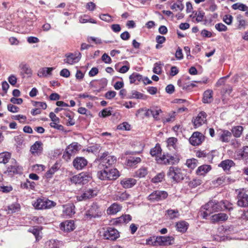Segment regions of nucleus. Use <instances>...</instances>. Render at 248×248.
<instances>
[{
  "instance_id": "19",
  "label": "nucleus",
  "mask_w": 248,
  "mask_h": 248,
  "mask_svg": "<svg viewBox=\"0 0 248 248\" xmlns=\"http://www.w3.org/2000/svg\"><path fill=\"white\" fill-rule=\"evenodd\" d=\"M168 177L176 182H179L184 179V174L181 171H169Z\"/></svg>"
},
{
  "instance_id": "31",
  "label": "nucleus",
  "mask_w": 248,
  "mask_h": 248,
  "mask_svg": "<svg viewBox=\"0 0 248 248\" xmlns=\"http://www.w3.org/2000/svg\"><path fill=\"white\" fill-rule=\"evenodd\" d=\"M166 215L170 219H173L174 218H178L179 216V213L177 209L173 210V209H168L166 211Z\"/></svg>"
},
{
  "instance_id": "10",
  "label": "nucleus",
  "mask_w": 248,
  "mask_h": 248,
  "mask_svg": "<svg viewBox=\"0 0 248 248\" xmlns=\"http://www.w3.org/2000/svg\"><path fill=\"white\" fill-rule=\"evenodd\" d=\"M156 159V161L159 163L164 164H171L178 162V159L169 154L167 155H163Z\"/></svg>"
},
{
  "instance_id": "27",
  "label": "nucleus",
  "mask_w": 248,
  "mask_h": 248,
  "mask_svg": "<svg viewBox=\"0 0 248 248\" xmlns=\"http://www.w3.org/2000/svg\"><path fill=\"white\" fill-rule=\"evenodd\" d=\"M130 83L138 84L139 82L143 80L142 75L137 73H133L129 76Z\"/></svg>"
},
{
  "instance_id": "64",
  "label": "nucleus",
  "mask_w": 248,
  "mask_h": 248,
  "mask_svg": "<svg viewBox=\"0 0 248 248\" xmlns=\"http://www.w3.org/2000/svg\"><path fill=\"white\" fill-rule=\"evenodd\" d=\"M240 219L242 221L246 222L248 221V210L243 211L240 216Z\"/></svg>"
},
{
  "instance_id": "22",
  "label": "nucleus",
  "mask_w": 248,
  "mask_h": 248,
  "mask_svg": "<svg viewBox=\"0 0 248 248\" xmlns=\"http://www.w3.org/2000/svg\"><path fill=\"white\" fill-rule=\"evenodd\" d=\"M78 150V143L74 142L68 145L66 149V151L67 152L68 154L71 156L74 155Z\"/></svg>"
},
{
  "instance_id": "2",
  "label": "nucleus",
  "mask_w": 248,
  "mask_h": 248,
  "mask_svg": "<svg viewBox=\"0 0 248 248\" xmlns=\"http://www.w3.org/2000/svg\"><path fill=\"white\" fill-rule=\"evenodd\" d=\"M32 205L37 209H46L55 206L56 203L54 202L47 199L39 198L37 199Z\"/></svg>"
},
{
  "instance_id": "58",
  "label": "nucleus",
  "mask_w": 248,
  "mask_h": 248,
  "mask_svg": "<svg viewBox=\"0 0 248 248\" xmlns=\"http://www.w3.org/2000/svg\"><path fill=\"white\" fill-rule=\"evenodd\" d=\"M233 17L230 15H226L224 16L223 20L227 25H231L232 23Z\"/></svg>"
},
{
  "instance_id": "37",
  "label": "nucleus",
  "mask_w": 248,
  "mask_h": 248,
  "mask_svg": "<svg viewBox=\"0 0 248 248\" xmlns=\"http://www.w3.org/2000/svg\"><path fill=\"white\" fill-rule=\"evenodd\" d=\"M112 110L113 108H104L100 112H99V115L100 117H102L103 118L110 116L112 114Z\"/></svg>"
},
{
  "instance_id": "4",
  "label": "nucleus",
  "mask_w": 248,
  "mask_h": 248,
  "mask_svg": "<svg viewBox=\"0 0 248 248\" xmlns=\"http://www.w3.org/2000/svg\"><path fill=\"white\" fill-rule=\"evenodd\" d=\"M98 190L97 188H88L86 189L80 195L77 196L78 201H85L96 197L98 193Z\"/></svg>"
},
{
  "instance_id": "47",
  "label": "nucleus",
  "mask_w": 248,
  "mask_h": 248,
  "mask_svg": "<svg viewBox=\"0 0 248 248\" xmlns=\"http://www.w3.org/2000/svg\"><path fill=\"white\" fill-rule=\"evenodd\" d=\"M29 232H31L35 236L37 241L40 240V231L36 228H31L29 229Z\"/></svg>"
},
{
  "instance_id": "46",
  "label": "nucleus",
  "mask_w": 248,
  "mask_h": 248,
  "mask_svg": "<svg viewBox=\"0 0 248 248\" xmlns=\"http://www.w3.org/2000/svg\"><path fill=\"white\" fill-rule=\"evenodd\" d=\"M108 155L109 153L108 152L103 153L101 155H98V157L95 159L94 163L99 164L100 162H101L102 160L107 158V157L109 156Z\"/></svg>"
},
{
  "instance_id": "7",
  "label": "nucleus",
  "mask_w": 248,
  "mask_h": 248,
  "mask_svg": "<svg viewBox=\"0 0 248 248\" xmlns=\"http://www.w3.org/2000/svg\"><path fill=\"white\" fill-rule=\"evenodd\" d=\"M101 212L100 207L96 202H93L90 206L89 209L86 212V216L87 217H96L100 216Z\"/></svg>"
},
{
  "instance_id": "29",
  "label": "nucleus",
  "mask_w": 248,
  "mask_h": 248,
  "mask_svg": "<svg viewBox=\"0 0 248 248\" xmlns=\"http://www.w3.org/2000/svg\"><path fill=\"white\" fill-rule=\"evenodd\" d=\"M235 164L232 160L227 159L222 161L219 166L221 167L224 170H229Z\"/></svg>"
},
{
  "instance_id": "3",
  "label": "nucleus",
  "mask_w": 248,
  "mask_h": 248,
  "mask_svg": "<svg viewBox=\"0 0 248 248\" xmlns=\"http://www.w3.org/2000/svg\"><path fill=\"white\" fill-rule=\"evenodd\" d=\"M168 196V193L163 190H155L151 193L147 197L148 201L151 202H156L166 199Z\"/></svg>"
},
{
  "instance_id": "61",
  "label": "nucleus",
  "mask_w": 248,
  "mask_h": 248,
  "mask_svg": "<svg viewBox=\"0 0 248 248\" xmlns=\"http://www.w3.org/2000/svg\"><path fill=\"white\" fill-rule=\"evenodd\" d=\"M130 125L126 122H124L118 126V129L120 130H128L130 129Z\"/></svg>"
},
{
  "instance_id": "20",
  "label": "nucleus",
  "mask_w": 248,
  "mask_h": 248,
  "mask_svg": "<svg viewBox=\"0 0 248 248\" xmlns=\"http://www.w3.org/2000/svg\"><path fill=\"white\" fill-rule=\"evenodd\" d=\"M213 100V92L212 90H207L203 93L202 102L203 103H210Z\"/></svg>"
},
{
  "instance_id": "54",
  "label": "nucleus",
  "mask_w": 248,
  "mask_h": 248,
  "mask_svg": "<svg viewBox=\"0 0 248 248\" xmlns=\"http://www.w3.org/2000/svg\"><path fill=\"white\" fill-rule=\"evenodd\" d=\"M100 18L105 21L108 22H111L113 20L111 18V16L108 14H101L99 16Z\"/></svg>"
},
{
  "instance_id": "16",
  "label": "nucleus",
  "mask_w": 248,
  "mask_h": 248,
  "mask_svg": "<svg viewBox=\"0 0 248 248\" xmlns=\"http://www.w3.org/2000/svg\"><path fill=\"white\" fill-rule=\"evenodd\" d=\"M237 204L240 207H246L248 206V195L240 192L238 195Z\"/></svg>"
},
{
  "instance_id": "62",
  "label": "nucleus",
  "mask_w": 248,
  "mask_h": 248,
  "mask_svg": "<svg viewBox=\"0 0 248 248\" xmlns=\"http://www.w3.org/2000/svg\"><path fill=\"white\" fill-rule=\"evenodd\" d=\"M153 72L156 74H160L161 73V68L160 66V64L157 62H156L154 65V67L153 68Z\"/></svg>"
},
{
  "instance_id": "57",
  "label": "nucleus",
  "mask_w": 248,
  "mask_h": 248,
  "mask_svg": "<svg viewBox=\"0 0 248 248\" xmlns=\"http://www.w3.org/2000/svg\"><path fill=\"white\" fill-rule=\"evenodd\" d=\"M7 109L8 111L13 113L17 112L19 111V109L18 107L14 106V105H12L11 104H8Z\"/></svg>"
},
{
  "instance_id": "44",
  "label": "nucleus",
  "mask_w": 248,
  "mask_h": 248,
  "mask_svg": "<svg viewBox=\"0 0 248 248\" xmlns=\"http://www.w3.org/2000/svg\"><path fill=\"white\" fill-rule=\"evenodd\" d=\"M59 245L58 241L54 240H49L46 243V248H58Z\"/></svg>"
},
{
  "instance_id": "35",
  "label": "nucleus",
  "mask_w": 248,
  "mask_h": 248,
  "mask_svg": "<svg viewBox=\"0 0 248 248\" xmlns=\"http://www.w3.org/2000/svg\"><path fill=\"white\" fill-rule=\"evenodd\" d=\"M11 158V154L8 152L0 154V163L6 164Z\"/></svg>"
},
{
  "instance_id": "38",
  "label": "nucleus",
  "mask_w": 248,
  "mask_h": 248,
  "mask_svg": "<svg viewBox=\"0 0 248 248\" xmlns=\"http://www.w3.org/2000/svg\"><path fill=\"white\" fill-rule=\"evenodd\" d=\"M132 217L129 215H124L117 218V222L119 223H127L129 222Z\"/></svg>"
},
{
  "instance_id": "40",
  "label": "nucleus",
  "mask_w": 248,
  "mask_h": 248,
  "mask_svg": "<svg viewBox=\"0 0 248 248\" xmlns=\"http://www.w3.org/2000/svg\"><path fill=\"white\" fill-rule=\"evenodd\" d=\"M181 81L180 80L178 81V84L179 86L182 87L183 90H185L187 91H190L193 88L196 87V85L193 83H190L189 84H185L183 85L181 84Z\"/></svg>"
},
{
  "instance_id": "63",
  "label": "nucleus",
  "mask_w": 248,
  "mask_h": 248,
  "mask_svg": "<svg viewBox=\"0 0 248 248\" xmlns=\"http://www.w3.org/2000/svg\"><path fill=\"white\" fill-rule=\"evenodd\" d=\"M13 119L18 120L20 123H24L26 120L27 117L22 115H17L15 116H13Z\"/></svg>"
},
{
  "instance_id": "59",
  "label": "nucleus",
  "mask_w": 248,
  "mask_h": 248,
  "mask_svg": "<svg viewBox=\"0 0 248 248\" xmlns=\"http://www.w3.org/2000/svg\"><path fill=\"white\" fill-rule=\"evenodd\" d=\"M175 112L173 111L171 113H170L168 118L164 119L163 121L164 123H169L172 122L174 120Z\"/></svg>"
},
{
  "instance_id": "11",
  "label": "nucleus",
  "mask_w": 248,
  "mask_h": 248,
  "mask_svg": "<svg viewBox=\"0 0 248 248\" xmlns=\"http://www.w3.org/2000/svg\"><path fill=\"white\" fill-rule=\"evenodd\" d=\"M104 236L106 239L114 240L119 237V233L116 229L112 227H109L105 232Z\"/></svg>"
},
{
  "instance_id": "13",
  "label": "nucleus",
  "mask_w": 248,
  "mask_h": 248,
  "mask_svg": "<svg viewBox=\"0 0 248 248\" xmlns=\"http://www.w3.org/2000/svg\"><path fill=\"white\" fill-rule=\"evenodd\" d=\"M87 160L83 157H77L73 161V164L77 170H82L87 166Z\"/></svg>"
},
{
  "instance_id": "39",
  "label": "nucleus",
  "mask_w": 248,
  "mask_h": 248,
  "mask_svg": "<svg viewBox=\"0 0 248 248\" xmlns=\"http://www.w3.org/2000/svg\"><path fill=\"white\" fill-rule=\"evenodd\" d=\"M186 165L189 169L193 170L198 166V160L195 158L187 159Z\"/></svg>"
},
{
  "instance_id": "15",
  "label": "nucleus",
  "mask_w": 248,
  "mask_h": 248,
  "mask_svg": "<svg viewBox=\"0 0 248 248\" xmlns=\"http://www.w3.org/2000/svg\"><path fill=\"white\" fill-rule=\"evenodd\" d=\"M60 229L63 231L69 232L75 229V225L73 220H66L60 224Z\"/></svg>"
},
{
  "instance_id": "24",
  "label": "nucleus",
  "mask_w": 248,
  "mask_h": 248,
  "mask_svg": "<svg viewBox=\"0 0 248 248\" xmlns=\"http://www.w3.org/2000/svg\"><path fill=\"white\" fill-rule=\"evenodd\" d=\"M122 207L118 203H114L111 205L107 209V213L109 215H114L119 212Z\"/></svg>"
},
{
  "instance_id": "50",
  "label": "nucleus",
  "mask_w": 248,
  "mask_h": 248,
  "mask_svg": "<svg viewBox=\"0 0 248 248\" xmlns=\"http://www.w3.org/2000/svg\"><path fill=\"white\" fill-rule=\"evenodd\" d=\"M177 142V139L174 137L169 138L167 140L168 145L170 147L172 146L174 149Z\"/></svg>"
},
{
  "instance_id": "42",
  "label": "nucleus",
  "mask_w": 248,
  "mask_h": 248,
  "mask_svg": "<svg viewBox=\"0 0 248 248\" xmlns=\"http://www.w3.org/2000/svg\"><path fill=\"white\" fill-rule=\"evenodd\" d=\"M119 171H97V177L102 180H108V173L118 172Z\"/></svg>"
},
{
  "instance_id": "17",
  "label": "nucleus",
  "mask_w": 248,
  "mask_h": 248,
  "mask_svg": "<svg viewBox=\"0 0 248 248\" xmlns=\"http://www.w3.org/2000/svg\"><path fill=\"white\" fill-rule=\"evenodd\" d=\"M228 216L226 214L219 213L214 214L211 217V221L213 223H217L220 221H225L228 219Z\"/></svg>"
},
{
  "instance_id": "36",
  "label": "nucleus",
  "mask_w": 248,
  "mask_h": 248,
  "mask_svg": "<svg viewBox=\"0 0 248 248\" xmlns=\"http://www.w3.org/2000/svg\"><path fill=\"white\" fill-rule=\"evenodd\" d=\"M161 148L159 144H157L156 146L151 149L150 150V154L152 156H157L156 159L159 158V157L158 156V155H160L161 153Z\"/></svg>"
},
{
  "instance_id": "49",
  "label": "nucleus",
  "mask_w": 248,
  "mask_h": 248,
  "mask_svg": "<svg viewBox=\"0 0 248 248\" xmlns=\"http://www.w3.org/2000/svg\"><path fill=\"white\" fill-rule=\"evenodd\" d=\"M237 20L239 23L238 28H245L246 26V21L244 19L243 16L241 15H238L236 17Z\"/></svg>"
},
{
  "instance_id": "34",
  "label": "nucleus",
  "mask_w": 248,
  "mask_h": 248,
  "mask_svg": "<svg viewBox=\"0 0 248 248\" xmlns=\"http://www.w3.org/2000/svg\"><path fill=\"white\" fill-rule=\"evenodd\" d=\"M130 195L126 192H118L116 195V200L120 201H124L129 199Z\"/></svg>"
},
{
  "instance_id": "28",
  "label": "nucleus",
  "mask_w": 248,
  "mask_h": 248,
  "mask_svg": "<svg viewBox=\"0 0 248 248\" xmlns=\"http://www.w3.org/2000/svg\"><path fill=\"white\" fill-rule=\"evenodd\" d=\"M53 67H44L42 68L38 71V76L39 77H46L47 75H51L52 71L54 70Z\"/></svg>"
},
{
  "instance_id": "6",
  "label": "nucleus",
  "mask_w": 248,
  "mask_h": 248,
  "mask_svg": "<svg viewBox=\"0 0 248 248\" xmlns=\"http://www.w3.org/2000/svg\"><path fill=\"white\" fill-rule=\"evenodd\" d=\"M90 178L89 174L85 172H82L78 175H76L72 177L71 179V182L77 184H85L88 181Z\"/></svg>"
},
{
  "instance_id": "26",
  "label": "nucleus",
  "mask_w": 248,
  "mask_h": 248,
  "mask_svg": "<svg viewBox=\"0 0 248 248\" xmlns=\"http://www.w3.org/2000/svg\"><path fill=\"white\" fill-rule=\"evenodd\" d=\"M244 128L242 126L238 125L232 127L231 129L232 135L236 138H240L242 134Z\"/></svg>"
},
{
  "instance_id": "9",
  "label": "nucleus",
  "mask_w": 248,
  "mask_h": 248,
  "mask_svg": "<svg viewBox=\"0 0 248 248\" xmlns=\"http://www.w3.org/2000/svg\"><path fill=\"white\" fill-rule=\"evenodd\" d=\"M81 56V54L79 52L66 54V58L64 59V62L68 64H73L79 62Z\"/></svg>"
},
{
  "instance_id": "55",
  "label": "nucleus",
  "mask_w": 248,
  "mask_h": 248,
  "mask_svg": "<svg viewBox=\"0 0 248 248\" xmlns=\"http://www.w3.org/2000/svg\"><path fill=\"white\" fill-rule=\"evenodd\" d=\"M108 180H115L120 176L119 171L118 172H108Z\"/></svg>"
},
{
  "instance_id": "53",
  "label": "nucleus",
  "mask_w": 248,
  "mask_h": 248,
  "mask_svg": "<svg viewBox=\"0 0 248 248\" xmlns=\"http://www.w3.org/2000/svg\"><path fill=\"white\" fill-rule=\"evenodd\" d=\"M215 28L219 31H225L228 29L227 27L222 23L216 24Z\"/></svg>"
},
{
  "instance_id": "5",
  "label": "nucleus",
  "mask_w": 248,
  "mask_h": 248,
  "mask_svg": "<svg viewBox=\"0 0 248 248\" xmlns=\"http://www.w3.org/2000/svg\"><path fill=\"white\" fill-rule=\"evenodd\" d=\"M116 162V157L115 156H109L98 164V169L100 170H106V169L110 168Z\"/></svg>"
},
{
  "instance_id": "21",
  "label": "nucleus",
  "mask_w": 248,
  "mask_h": 248,
  "mask_svg": "<svg viewBox=\"0 0 248 248\" xmlns=\"http://www.w3.org/2000/svg\"><path fill=\"white\" fill-rule=\"evenodd\" d=\"M232 136V133L231 132L227 130H224L220 135L219 140L223 142L228 143L230 141Z\"/></svg>"
},
{
  "instance_id": "45",
  "label": "nucleus",
  "mask_w": 248,
  "mask_h": 248,
  "mask_svg": "<svg viewBox=\"0 0 248 248\" xmlns=\"http://www.w3.org/2000/svg\"><path fill=\"white\" fill-rule=\"evenodd\" d=\"M184 8V5L182 3V1L178 0L177 2L174 3L171 6L170 8L172 10H179L182 11Z\"/></svg>"
},
{
  "instance_id": "33",
  "label": "nucleus",
  "mask_w": 248,
  "mask_h": 248,
  "mask_svg": "<svg viewBox=\"0 0 248 248\" xmlns=\"http://www.w3.org/2000/svg\"><path fill=\"white\" fill-rule=\"evenodd\" d=\"M157 241L160 243V245H166L170 244L171 241V237L170 236H160L156 238Z\"/></svg>"
},
{
  "instance_id": "51",
  "label": "nucleus",
  "mask_w": 248,
  "mask_h": 248,
  "mask_svg": "<svg viewBox=\"0 0 248 248\" xmlns=\"http://www.w3.org/2000/svg\"><path fill=\"white\" fill-rule=\"evenodd\" d=\"M164 177V174L163 172L158 173L156 176L154 177L152 179V181L154 183H156L162 181Z\"/></svg>"
},
{
  "instance_id": "32",
  "label": "nucleus",
  "mask_w": 248,
  "mask_h": 248,
  "mask_svg": "<svg viewBox=\"0 0 248 248\" xmlns=\"http://www.w3.org/2000/svg\"><path fill=\"white\" fill-rule=\"evenodd\" d=\"M141 161L140 157H130L126 160V165L131 167H134L138 163Z\"/></svg>"
},
{
  "instance_id": "18",
  "label": "nucleus",
  "mask_w": 248,
  "mask_h": 248,
  "mask_svg": "<svg viewBox=\"0 0 248 248\" xmlns=\"http://www.w3.org/2000/svg\"><path fill=\"white\" fill-rule=\"evenodd\" d=\"M63 215L72 217L75 213V206L73 204H68L63 205Z\"/></svg>"
},
{
  "instance_id": "25",
  "label": "nucleus",
  "mask_w": 248,
  "mask_h": 248,
  "mask_svg": "<svg viewBox=\"0 0 248 248\" xmlns=\"http://www.w3.org/2000/svg\"><path fill=\"white\" fill-rule=\"evenodd\" d=\"M31 152L32 154L40 153L43 150V144L41 141H36L31 147Z\"/></svg>"
},
{
  "instance_id": "48",
  "label": "nucleus",
  "mask_w": 248,
  "mask_h": 248,
  "mask_svg": "<svg viewBox=\"0 0 248 248\" xmlns=\"http://www.w3.org/2000/svg\"><path fill=\"white\" fill-rule=\"evenodd\" d=\"M161 109L152 108V115L153 118L156 121L159 120L160 119L158 117L159 114L162 112Z\"/></svg>"
},
{
  "instance_id": "23",
  "label": "nucleus",
  "mask_w": 248,
  "mask_h": 248,
  "mask_svg": "<svg viewBox=\"0 0 248 248\" xmlns=\"http://www.w3.org/2000/svg\"><path fill=\"white\" fill-rule=\"evenodd\" d=\"M136 183V180L133 178H126L121 182V185L125 188H129L133 186Z\"/></svg>"
},
{
  "instance_id": "30",
  "label": "nucleus",
  "mask_w": 248,
  "mask_h": 248,
  "mask_svg": "<svg viewBox=\"0 0 248 248\" xmlns=\"http://www.w3.org/2000/svg\"><path fill=\"white\" fill-rule=\"evenodd\" d=\"M188 224L185 221H181L176 224V229L178 231L182 232H186L188 228Z\"/></svg>"
},
{
  "instance_id": "12",
  "label": "nucleus",
  "mask_w": 248,
  "mask_h": 248,
  "mask_svg": "<svg viewBox=\"0 0 248 248\" xmlns=\"http://www.w3.org/2000/svg\"><path fill=\"white\" fill-rule=\"evenodd\" d=\"M207 115L204 111L200 112L198 116L193 120L195 127L201 126L206 121Z\"/></svg>"
},
{
  "instance_id": "14",
  "label": "nucleus",
  "mask_w": 248,
  "mask_h": 248,
  "mask_svg": "<svg viewBox=\"0 0 248 248\" xmlns=\"http://www.w3.org/2000/svg\"><path fill=\"white\" fill-rule=\"evenodd\" d=\"M19 67L20 71V75L23 78H25V75L28 77H31L32 76V70L28 64L22 62L19 64Z\"/></svg>"
},
{
  "instance_id": "8",
  "label": "nucleus",
  "mask_w": 248,
  "mask_h": 248,
  "mask_svg": "<svg viewBox=\"0 0 248 248\" xmlns=\"http://www.w3.org/2000/svg\"><path fill=\"white\" fill-rule=\"evenodd\" d=\"M204 140V136L199 132H195L189 139V142L193 146L201 144Z\"/></svg>"
},
{
  "instance_id": "41",
  "label": "nucleus",
  "mask_w": 248,
  "mask_h": 248,
  "mask_svg": "<svg viewBox=\"0 0 248 248\" xmlns=\"http://www.w3.org/2000/svg\"><path fill=\"white\" fill-rule=\"evenodd\" d=\"M10 163L11 164L8 165L7 167V169L8 170H20L21 169L20 167L17 165L16 161L14 159H11Z\"/></svg>"
},
{
  "instance_id": "1",
  "label": "nucleus",
  "mask_w": 248,
  "mask_h": 248,
  "mask_svg": "<svg viewBox=\"0 0 248 248\" xmlns=\"http://www.w3.org/2000/svg\"><path fill=\"white\" fill-rule=\"evenodd\" d=\"M224 209L232 210L233 209L232 204L227 201L218 202L211 200L201 207L200 215L203 218H206L211 214Z\"/></svg>"
},
{
  "instance_id": "60",
  "label": "nucleus",
  "mask_w": 248,
  "mask_h": 248,
  "mask_svg": "<svg viewBox=\"0 0 248 248\" xmlns=\"http://www.w3.org/2000/svg\"><path fill=\"white\" fill-rule=\"evenodd\" d=\"M33 106L36 107L42 108L43 109H46L47 107L46 104L42 102L35 101L33 102Z\"/></svg>"
},
{
  "instance_id": "43",
  "label": "nucleus",
  "mask_w": 248,
  "mask_h": 248,
  "mask_svg": "<svg viewBox=\"0 0 248 248\" xmlns=\"http://www.w3.org/2000/svg\"><path fill=\"white\" fill-rule=\"evenodd\" d=\"M20 205L18 203H16L9 205L8 207V211L9 213H15L18 211L20 209Z\"/></svg>"
},
{
  "instance_id": "56",
  "label": "nucleus",
  "mask_w": 248,
  "mask_h": 248,
  "mask_svg": "<svg viewBox=\"0 0 248 248\" xmlns=\"http://www.w3.org/2000/svg\"><path fill=\"white\" fill-rule=\"evenodd\" d=\"M204 12L202 11H199L198 12H196L195 14V16H197L196 21L198 22L202 21L204 16Z\"/></svg>"
},
{
  "instance_id": "52",
  "label": "nucleus",
  "mask_w": 248,
  "mask_h": 248,
  "mask_svg": "<svg viewBox=\"0 0 248 248\" xmlns=\"http://www.w3.org/2000/svg\"><path fill=\"white\" fill-rule=\"evenodd\" d=\"M131 94V97L136 99H144L145 96L143 94L134 90L132 91Z\"/></svg>"
}]
</instances>
